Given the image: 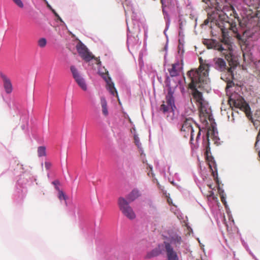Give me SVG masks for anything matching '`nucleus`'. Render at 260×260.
<instances>
[{"instance_id":"55","label":"nucleus","mask_w":260,"mask_h":260,"mask_svg":"<svg viewBox=\"0 0 260 260\" xmlns=\"http://www.w3.org/2000/svg\"><path fill=\"white\" fill-rule=\"evenodd\" d=\"M190 104H191V106H192V107H193V105H192V101H191V99H190Z\"/></svg>"},{"instance_id":"41","label":"nucleus","mask_w":260,"mask_h":260,"mask_svg":"<svg viewBox=\"0 0 260 260\" xmlns=\"http://www.w3.org/2000/svg\"><path fill=\"white\" fill-rule=\"evenodd\" d=\"M31 180V182H36V184L38 185V183L37 182V177L36 176H32L31 178H29Z\"/></svg>"},{"instance_id":"7","label":"nucleus","mask_w":260,"mask_h":260,"mask_svg":"<svg viewBox=\"0 0 260 260\" xmlns=\"http://www.w3.org/2000/svg\"><path fill=\"white\" fill-rule=\"evenodd\" d=\"M165 83L167 88V93L166 95L167 105L162 104L160 106V109L164 114L172 112L174 114L175 109H176L174 97V89L171 86V79L167 73L166 74Z\"/></svg>"},{"instance_id":"11","label":"nucleus","mask_w":260,"mask_h":260,"mask_svg":"<svg viewBox=\"0 0 260 260\" xmlns=\"http://www.w3.org/2000/svg\"><path fill=\"white\" fill-rule=\"evenodd\" d=\"M0 77L2 79L5 92L7 94L11 93L13 91V86L10 78L2 72L0 73Z\"/></svg>"},{"instance_id":"63","label":"nucleus","mask_w":260,"mask_h":260,"mask_svg":"<svg viewBox=\"0 0 260 260\" xmlns=\"http://www.w3.org/2000/svg\"><path fill=\"white\" fill-rule=\"evenodd\" d=\"M163 172H164V174H166L165 171L164 170Z\"/></svg>"},{"instance_id":"31","label":"nucleus","mask_w":260,"mask_h":260,"mask_svg":"<svg viewBox=\"0 0 260 260\" xmlns=\"http://www.w3.org/2000/svg\"><path fill=\"white\" fill-rule=\"evenodd\" d=\"M179 29H183V26L185 24L186 21H183L181 19V16L179 17Z\"/></svg>"},{"instance_id":"59","label":"nucleus","mask_w":260,"mask_h":260,"mask_svg":"<svg viewBox=\"0 0 260 260\" xmlns=\"http://www.w3.org/2000/svg\"><path fill=\"white\" fill-rule=\"evenodd\" d=\"M184 90V88L183 87L182 89H181V92H182Z\"/></svg>"},{"instance_id":"18","label":"nucleus","mask_w":260,"mask_h":260,"mask_svg":"<svg viewBox=\"0 0 260 260\" xmlns=\"http://www.w3.org/2000/svg\"><path fill=\"white\" fill-rule=\"evenodd\" d=\"M212 132H211V138L214 141L215 144L218 145L220 143L219 142L220 139L218 137V133L217 128L214 125H212Z\"/></svg>"},{"instance_id":"16","label":"nucleus","mask_w":260,"mask_h":260,"mask_svg":"<svg viewBox=\"0 0 260 260\" xmlns=\"http://www.w3.org/2000/svg\"><path fill=\"white\" fill-rule=\"evenodd\" d=\"M103 78L106 82L107 89L111 94L114 95L115 93H116L117 94L118 93L117 90L115 87L114 83L112 81L111 78L110 77H108L107 78L106 76H103Z\"/></svg>"},{"instance_id":"37","label":"nucleus","mask_w":260,"mask_h":260,"mask_svg":"<svg viewBox=\"0 0 260 260\" xmlns=\"http://www.w3.org/2000/svg\"><path fill=\"white\" fill-rule=\"evenodd\" d=\"M147 165L148 167L149 168V169L150 170V171H151V172L148 173V175H149L150 173H151L152 176L154 175V173L152 172V170H153L152 166L150 165V164H147Z\"/></svg>"},{"instance_id":"22","label":"nucleus","mask_w":260,"mask_h":260,"mask_svg":"<svg viewBox=\"0 0 260 260\" xmlns=\"http://www.w3.org/2000/svg\"><path fill=\"white\" fill-rule=\"evenodd\" d=\"M177 64H173L171 68L168 69L170 75L172 77H176L179 75V70L176 68Z\"/></svg>"},{"instance_id":"13","label":"nucleus","mask_w":260,"mask_h":260,"mask_svg":"<svg viewBox=\"0 0 260 260\" xmlns=\"http://www.w3.org/2000/svg\"><path fill=\"white\" fill-rule=\"evenodd\" d=\"M162 7V12L164 13V9L166 11L165 8H167L170 11H173L175 8H178L177 0H161Z\"/></svg>"},{"instance_id":"34","label":"nucleus","mask_w":260,"mask_h":260,"mask_svg":"<svg viewBox=\"0 0 260 260\" xmlns=\"http://www.w3.org/2000/svg\"><path fill=\"white\" fill-rule=\"evenodd\" d=\"M57 21H60L61 23V25H62L63 26H64L67 29L68 28L67 25H66L65 22L63 21V20L62 19V18L60 17H59L57 19Z\"/></svg>"},{"instance_id":"61","label":"nucleus","mask_w":260,"mask_h":260,"mask_svg":"<svg viewBox=\"0 0 260 260\" xmlns=\"http://www.w3.org/2000/svg\"><path fill=\"white\" fill-rule=\"evenodd\" d=\"M259 33L260 34V26H259Z\"/></svg>"},{"instance_id":"39","label":"nucleus","mask_w":260,"mask_h":260,"mask_svg":"<svg viewBox=\"0 0 260 260\" xmlns=\"http://www.w3.org/2000/svg\"><path fill=\"white\" fill-rule=\"evenodd\" d=\"M179 40H178V42H179V44H183L184 45V37H179Z\"/></svg>"},{"instance_id":"56","label":"nucleus","mask_w":260,"mask_h":260,"mask_svg":"<svg viewBox=\"0 0 260 260\" xmlns=\"http://www.w3.org/2000/svg\"><path fill=\"white\" fill-rule=\"evenodd\" d=\"M97 64L98 65H100L101 64V62L100 61H99Z\"/></svg>"},{"instance_id":"21","label":"nucleus","mask_w":260,"mask_h":260,"mask_svg":"<svg viewBox=\"0 0 260 260\" xmlns=\"http://www.w3.org/2000/svg\"><path fill=\"white\" fill-rule=\"evenodd\" d=\"M131 32L127 26V45L128 47L129 46H133L136 43L137 41L136 38L133 37L131 35Z\"/></svg>"},{"instance_id":"8","label":"nucleus","mask_w":260,"mask_h":260,"mask_svg":"<svg viewBox=\"0 0 260 260\" xmlns=\"http://www.w3.org/2000/svg\"><path fill=\"white\" fill-rule=\"evenodd\" d=\"M210 132L208 131L206 136H203V146L205 149V155L206 160L209 163V167L212 171V166L215 165L216 166V162L214 157L211 155V150L210 147V140H209ZM213 176L215 178V176L217 177V171L216 168V172H213Z\"/></svg>"},{"instance_id":"51","label":"nucleus","mask_w":260,"mask_h":260,"mask_svg":"<svg viewBox=\"0 0 260 260\" xmlns=\"http://www.w3.org/2000/svg\"><path fill=\"white\" fill-rule=\"evenodd\" d=\"M128 11H129V10H128V8H127V9H125V15H127V13H128Z\"/></svg>"},{"instance_id":"5","label":"nucleus","mask_w":260,"mask_h":260,"mask_svg":"<svg viewBox=\"0 0 260 260\" xmlns=\"http://www.w3.org/2000/svg\"><path fill=\"white\" fill-rule=\"evenodd\" d=\"M181 243V237L176 233L169 234L168 236L164 237L163 244L168 260H179L177 253L172 245H173L175 248L178 250L180 248Z\"/></svg>"},{"instance_id":"26","label":"nucleus","mask_w":260,"mask_h":260,"mask_svg":"<svg viewBox=\"0 0 260 260\" xmlns=\"http://www.w3.org/2000/svg\"><path fill=\"white\" fill-rule=\"evenodd\" d=\"M252 4L256 12H260V0H254Z\"/></svg>"},{"instance_id":"24","label":"nucleus","mask_w":260,"mask_h":260,"mask_svg":"<svg viewBox=\"0 0 260 260\" xmlns=\"http://www.w3.org/2000/svg\"><path fill=\"white\" fill-rule=\"evenodd\" d=\"M184 52V45L183 44H178V53L179 55V58L181 61H183V55Z\"/></svg>"},{"instance_id":"19","label":"nucleus","mask_w":260,"mask_h":260,"mask_svg":"<svg viewBox=\"0 0 260 260\" xmlns=\"http://www.w3.org/2000/svg\"><path fill=\"white\" fill-rule=\"evenodd\" d=\"M21 183L22 182L21 181V180H18L16 183V188L17 190V192L19 194V197L21 199H22L24 198L25 196V193L26 192V188L22 186L21 185Z\"/></svg>"},{"instance_id":"54","label":"nucleus","mask_w":260,"mask_h":260,"mask_svg":"<svg viewBox=\"0 0 260 260\" xmlns=\"http://www.w3.org/2000/svg\"><path fill=\"white\" fill-rule=\"evenodd\" d=\"M21 127H22V129H24V128H25V125H24V124H23V125H21Z\"/></svg>"},{"instance_id":"40","label":"nucleus","mask_w":260,"mask_h":260,"mask_svg":"<svg viewBox=\"0 0 260 260\" xmlns=\"http://www.w3.org/2000/svg\"><path fill=\"white\" fill-rule=\"evenodd\" d=\"M45 167L47 170H49L51 167V164L49 162H45Z\"/></svg>"},{"instance_id":"6","label":"nucleus","mask_w":260,"mask_h":260,"mask_svg":"<svg viewBox=\"0 0 260 260\" xmlns=\"http://www.w3.org/2000/svg\"><path fill=\"white\" fill-rule=\"evenodd\" d=\"M204 43L208 48L213 49L221 52L224 55L227 60L235 61V56L233 52L232 43L229 40L225 39L224 41L226 48H224L222 44L215 40L205 39Z\"/></svg>"},{"instance_id":"48","label":"nucleus","mask_w":260,"mask_h":260,"mask_svg":"<svg viewBox=\"0 0 260 260\" xmlns=\"http://www.w3.org/2000/svg\"><path fill=\"white\" fill-rule=\"evenodd\" d=\"M157 78L158 79V81H159V82L160 83H162V78L161 77H159V76H157Z\"/></svg>"},{"instance_id":"30","label":"nucleus","mask_w":260,"mask_h":260,"mask_svg":"<svg viewBox=\"0 0 260 260\" xmlns=\"http://www.w3.org/2000/svg\"><path fill=\"white\" fill-rule=\"evenodd\" d=\"M134 137L135 144L137 145L138 148L141 149V144L140 142L139 138L136 135H135Z\"/></svg>"},{"instance_id":"58","label":"nucleus","mask_w":260,"mask_h":260,"mask_svg":"<svg viewBox=\"0 0 260 260\" xmlns=\"http://www.w3.org/2000/svg\"><path fill=\"white\" fill-rule=\"evenodd\" d=\"M170 171V166H169L168 167V172H169Z\"/></svg>"},{"instance_id":"45","label":"nucleus","mask_w":260,"mask_h":260,"mask_svg":"<svg viewBox=\"0 0 260 260\" xmlns=\"http://www.w3.org/2000/svg\"><path fill=\"white\" fill-rule=\"evenodd\" d=\"M194 132H190V143L192 144V141H193V136H194Z\"/></svg>"},{"instance_id":"17","label":"nucleus","mask_w":260,"mask_h":260,"mask_svg":"<svg viewBox=\"0 0 260 260\" xmlns=\"http://www.w3.org/2000/svg\"><path fill=\"white\" fill-rule=\"evenodd\" d=\"M131 12L132 13V19L133 20L134 25L135 26L134 27L135 31V32L139 31L140 28L138 24L137 13L135 12L134 9L133 7L131 8Z\"/></svg>"},{"instance_id":"1","label":"nucleus","mask_w":260,"mask_h":260,"mask_svg":"<svg viewBox=\"0 0 260 260\" xmlns=\"http://www.w3.org/2000/svg\"><path fill=\"white\" fill-rule=\"evenodd\" d=\"M224 1V3L221 4L219 0H202L209 7L214 8L217 11L223 13L219 16L221 21L217 22V25L224 36L228 32L229 28L236 34L238 32L237 22L230 16H233L235 19H237L238 22L240 19L234 7L229 5L226 0Z\"/></svg>"},{"instance_id":"50","label":"nucleus","mask_w":260,"mask_h":260,"mask_svg":"<svg viewBox=\"0 0 260 260\" xmlns=\"http://www.w3.org/2000/svg\"><path fill=\"white\" fill-rule=\"evenodd\" d=\"M232 116H233V118H232V119L231 120V121H232L233 122H235V119H234V118H233V117H234V113H233V112H232Z\"/></svg>"},{"instance_id":"52","label":"nucleus","mask_w":260,"mask_h":260,"mask_svg":"<svg viewBox=\"0 0 260 260\" xmlns=\"http://www.w3.org/2000/svg\"><path fill=\"white\" fill-rule=\"evenodd\" d=\"M200 138V137L199 136H197L196 141L198 142Z\"/></svg>"},{"instance_id":"64","label":"nucleus","mask_w":260,"mask_h":260,"mask_svg":"<svg viewBox=\"0 0 260 260\" xmlns=\"http://www.w3.org/2000/svg\"><path fill=\"white\" fill-rule=\"evenodd\" d=\"M259 157H260V151L259 152Z\"/></svg>"},{"instance_id":"38","label":"nucleus","mask_w":260,"mask_h":260,"mask_svg":"<svg viewBox=\"0 0 260 260\" xmlns=\"http://www.w3.org/2000/svg\"><path fill=\"white\" fill-rule=\"evenodd\" d=\"M103 113L104 115L107 116L108 114V111L107 107L102 108Z\"/></svg>"},{"instance_id":"33","label":"nucleus","mask_w":260,"mask_h":260,"mask_svg":"<svg viewBox=\"0 0 260 260\" xmlns=\"http://www.w3.org/2000/svg\"><path fill=\"white\" fill-rule=\"evenodd\" d=\"M101 105H102V108L107 107V101L104 98H101Z\"/></svg>"},{"instance_id":"14","label":"nucleus","mask_w":260,"mask_h":260,"mask_svg":"<svg viewBox=\"0 0 260 260\" xmlns=\"http://www.w3.org/2000/svg\"><path fill=\"white\" fill-rule=\"evenodd\" d=\"M193 122L192 118L190 117L185 118L182 125L181 131L185 132H194L192 124Z\"/></svg>"},{"instance_id":"25","label":"nucleus","mask_w":260,"mask_h":260,"mask_svg":"<svg viewBox=\"0 0 260 260\" xmlns=\"http://www.w3.org/2000/svg\"><path fill=\"white\" fill-rule=\"evenodd\" d=\"M38 154L39 157H42L46 155V148L45 146H39L38 148Z\"/></svg>"},{"instance_id":"43","label":"nucleus","mask_w":260,"mask_h":260,"mask_svg":"<svg viewBox=\"0 0 260 260\" xmlns=\"http://www.w3.org/2000/svg\"><path fill=\"white\" fill-rule=\"evenodd\" d=\"M51 12L54 14V16L56 18V19H57L59 17H60L59 15L56 13V12L55 11V10L54 9L52 10V11Z\"/></svg>"},{"instance_id":"3","label":"nucleus","mask_w":260,"mask_h":260,"mask_svg":"<svg viewBox=\"0 0 260 260\" xmlns=\"http://www.w3.org/2000/svg\"><path fill=\"white\" fill-rule=\"evenodd\" d=\"M212 66L215 70L222 73L221 79L226 82L228 88H231L234 86L233 70L235 67L229 68L225 60L220 57L214 58L213 59Z\"/></svg>"},{"instance_id":"47","label":"nucleus","mask_w":260,"mask_h":260,"mask_svg":"<svg viewBox=\"0 0 260 260\" xmlns=\"http://www.w3.org/2000/svg\"><path fill=\"white\" fill-rule=\"evenodd\" d=\"M242 244H243V245L245 247V248L247 250H249L248 246L245 242H244V241H242Z\"/></svg>"},{"instance_id":"9","label":"nucleus","mask_w":260,"mask_h":260,"mask_svg":"<svg viewBox=\"0 0 260 260\" xmlns=\"http://www.w3.org/2000/svg\"><path fill=\"white\" fill-rule=\"evenodd\" d=\"M70 70L73 78L78 85L84 91L87 89V84L85 79L82 76L78 69L75 66L70 67Z\"/></svg>"},{"instance_id":"42","label":"nucleus","mask_w":260,"mask_h":260,"mask_svg":"<svg viewBox=\"0 0 260 260\" xmlns=\"http://www.w3.org/2000/svg\"><path fill=\"white\" fill-rule=\"evenodd\" d=\"M179 37H184V34H183V29H179Z\"/></svg>"},{"instance_id":"10","label":"nucleus","mask_w":260,"mask_h":260,"mask_svg":"<svg viewBox=\"0 0 260 260\" xmlns=\"http://www.w3.org/2000/svg\"><path fill=\"white\" fill-rule=\"evenodd\" d=\"M76 49L79 55L86 62H89L92 59V56L86 46L81 41H79L76 45Z\"/></svg>"},{"instance_id":"2","label":"nucleus","mask_w":260,"mask_h":260,"mask_svg":"<svg viewBox=\"0 0 260 260\" xmlns=\"http://www.w3.org/2000/svg\"><path fill=\"white\" fill-rule=\"evenodd\" d=\"M209 71L205 69H193L188 71L187 76L190 80L189 87L192 91V96L200 106H204L205 100L202 93L198 90L204 85L207 84L209 81Z\"/></svg>"},{"instance_id":"36","label":"nucleus","mask_w":260,"mask_h":260,"mask_svg":"<svg viewBox=\"0 0 260 260\" xmlns=\"http://www.w3.org/2000/svg\"><path fill=\"white\" fill-rule=\"evenodd\" d=\"M174 64H177L176 65V68H178L179 70L181 69H182V63L180 64L179 62V61H177V62H175Z\"/></svg>"},{"instance_id":"49","label":"nucleus","mask_w":260,"mask_h":260,"mask_svg":"<svg viewBox=\"0 0 260 260\" xmlns=\"http://www.w3.org/2000/svg\"><path fill=\"white\" fill-rule=\"evenodd\" d=\"M169 181L174 185H176V184L174 182L173 180H171V179H169Z\"/></svg>"},{"instance_id":"12","label":"nucleus","mask_w":260,"mask_h":260,"mask_svg":"<svg viewBox=\"0 0 260 260\" xmlns=\"http://www.w3.org/2000/svg\"><path fill=\"white\" fill-rule=\"evenodd\" d=\"M165 249V246L162 243H159L157 247L153 248L150 251L148 252L146 255L147 258H151L157 256L162 253Z\"/></svg>"},{"instance_id":"62","label":"nucleus","mask_w":260,"mask_h":260,"mask_svg":"<svg viewBox=\"0 0 260 260\" xmlns=\"http://www.w3.org/2000/svg\"><path fill=\"white\" fill-rule=\"evenodd\" d=\"M167 45H166L165 46V48L167 49Z\"/></svg>"},{"instance_id":"15","label":"nucleus","mask_w":260,"mask_h":260,"mask_svg":"<svg viewBox=\"0 0 260 260\" xmlns=\"http://www.w3.org/2000/svg\"><path fill=\"white\" fill-rule=\"evenodd\" d=\"M245 108V111L246 113L247 116L248 118L251 120V121L253 122L254 125H255L257 124V123L259 122H260V119H256L255 121L253 120V118L252 117V116L251 114H249L248 113L250 112L251 109L250 107V106L247 103L245 104V105L244 106ZM255 117L257 118H260V110H257L255 113Z\"/></svg>"},{"instance_id":"32","label":"nucleus","mask_w":260,"mask_h":260,"mask_svg":"<svg viewBox=\"0 0 260 260\" xmlns=\"http://www.w3.org/2000/svg\"><path fill=\"white\" fill-rule=\"evenodd\" d=\"M16 5H17L20 8L23 7V4L21 0H12Z\"/></svg>"},{"instance_id":"57","label":"nucleus","mask_w":260,"mask_h":260,"mask_svg":"<svg viewBox=\"0 0 260 260\" xmlns=\"http://www.w3.org/2000/svg\"><path fill=\"white\" fill-rule=\"evenodd\" d=\"M170 200H171V199H168V202L169 204H171V203H170Z\"/></svg>"},{"instance_id":"29","label":"nucleus","mask_w":260,"mask_h":260,"mask_svg":"<svg viewBox=\"0 0 260 260\" xmlns=\"http://www.w3.org/2000/svg\"><path fill=\"white\" fill-rule=\"evenodd\" d=\"M224 191L223 190L222 192V193H220V197H221V201L223 204L225 208L228 207V204L226 201V198L224 196Z\"/></svg>"},{"instance_id":"35","label":"nucleus","mask_w":260,"mask_h":260,"mask_svg":"<svg viewBox=\"0 0 260 260\" xmlns=\"http://www.w3.org/2000/svg\"><path fill=\"white\" fill-rule=\"evenodd\" d=\"M45 4L46 5L47 7L51 11H52V10H54L53 8L51 7V6L49 4L47 0H43Z\"/></svg>"},{"instance_id":"23","label":"nucleus","mask_w":260,"mask_h":260,"mask_svg":"<svg viewBox=\"0 0 260 260\" xmlns=\"http://www.w3.org/2000/svg\"><path fill=\"white\" fill-rule=\"evenodd\" d=\"M57 197L60 202L63 201L67 204L66 200L68 199V197L62 190L58 191Z\"/></svg>"},{"instance_id":"44","label":"nucleus","mask_w":260,"mask_h":260,"mask_svg":"<svg viewBox=\"0 0 260 260\" xmlns=\"http://www.w3.org/2000/svg\"><path fill=\"white\" fill-rule=\"evenodd\" d=\"M260 140V129H259V131L258 133V135L257 136V137H256V143H255V146L257 145L258 141H259Z\"/></svg>"},{"instance_id":"4","label":"nucleus","mask_w":260,"mask_h":260,"mask_svg":"<svg viewBox=\"0 0 260 260\" xmlns=\"http://www.w3.org/2000/svg\"><path fill=\"white\" fill-rule=\"evenodd\" d=\"M141 195L139 190L134 188L126 196L127 200L123 197H119L118 200L119 208L122 214L129 219H134L136 214L129 205V202H133Z\"/></svg>"},{"instance_id":"60","label":"nucleus","mask_w":260,"mask_h":260,"mask_svg":"<svg viewBox=\"0 0 260 260\" xmlns=\"http://www.w3.org/2000/svg\"><path fill=\"white\" fill-rule=\"evenodd\" d=\"M146 161H147V160H143V163H145Z\"/></svg>"},{"instance_id":"46","label":"nucleus","mask_w":260,"mask_h":260,"mask_svg":"<svg viewBox=\"0 0 260 260\" xmlns=\"http://www.w3.org/2000/svg\"><path fill=\"white\" fill-rule=\"evenodd\" d=\"M249 254L252 256V257L255 259V260H258L256 257V256L254 255V254L250 250V249L249 250H247Z\"/></svg>"},{"instance_id":"20","label":"nucleus","mask_w":260,"mask_h":260,"mask_svg":"<svg viewBox=\"0 0 260 260\" xmlns=\"http://www.w3.org/2000/svg\"><path fill=\"white\" fill-rule=\"evenodd\" d=\"M164 19H165V22H166V27L164 31V33L165 35L166 36V37L167 38H168L166 32L169 28V26L170 25V22H171V20H170V16H169L168 13L166 11H165L164 9Z\"/></svg>"},{"instance_id":"27","label":"nucleus","mask_w":260,"mask_h":260,"mask_svg":"<svg viewBox=\"0 0 260 260\" xmlns=\"http://www.w3.org/2000/svg\"><path fill=\"white\" fill-rule=\"evenodd\" d=\"M47 44V40L44 38H41L38 40V45L41 48H44Z\"/></svg>"},{"instance_id":"53","label":"nucleus","mask_w":260,"mask_h":260,"mask_svg":"<svg viewBox=\"0 0 260 260\" xmlns=\"http://www.w3.org/2000/svg\"><path fill=\"white\" fill-rule=\"evenodd\" d=\"M201 131H200L198 132V135H197V136H199V137H200V136H201Z\"/></svg>"},{"instance_id":"28","label":"nucleus","mask_w":260,"mask_h":260,"mask_svg":"<svg viewBox=\"0 0 260 260\" xmlns=\"http://www.w3.org/2000/svg\"><path fill=\"white\" fill-rule=\"evenodd\" d=\"M51 184L54 186V188L56 190H57L58 191L59 190H61V189L59 188V187L61 185V183L58 180H54L53 181H52L51 182Z\"/></svg>"}]
</instances>
